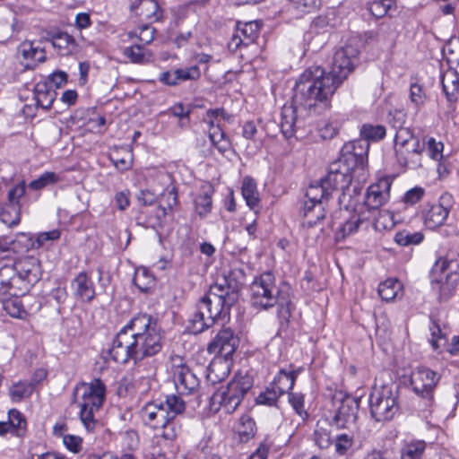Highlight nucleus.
Segmentation results:
<instances>
[{
    "label": "nucleus",
    "instance_id": "nucleus-17",
    "mask_svg": "<svg viewBox=\"0 0 459 459\" xmlns=\"http://www.w3.org/2000/svg\"><path fill=\"white\" fill-rule=\"evenodd\" d=\"M322 179L332 194L335 191L342 192L338 196L340 206H343L347 209L352 204L351 195L350 193V185L352 181V177L338 176L336 174L331 175V173H327Z\"/></svg>",
    "mask_w": 459,
    "mask_h": 459
},
{
    "label": "nucleus",
    "instance_id": "nucleus-12",
    "mask_svg": "<svg viewBox=\"0 0 459 459\" xmlns=\"http://www.w3.org/2000/svg\"><path fill=\"white\" fill-rule=\"evenodd\" d=\"M14 269L15 276L20 280L21 290L24 293L30 287L36 283L40 277V264L34 256H24L9 264Z\"/></svg>",
    "mask_w": 459,
    "mask_h": 459
},
{
    "label": "nucleus",
    "instance_id": "nucleus-19",
    "mask_svg": "<svg viewBox=\"0 0 459 459\" xmlns=\"http://www.w3.org/2000/svg\"><path fill=\"white\" fill-rule=\"evenodd\" d=\"M424 149L425 143L414 144L411 148L409 146L396 147L394 152L399 166L409 169L420 168Z\"/></svg>",
    "mask_w": 459,
    "mask_h": 459
},
{
    "label": "nucleus",
    "instance_id": "nucleus-52",
    "mask_svg": "<svg viewBox=\"0 0 459 459\" xmlns=\"http://www.w3.org/2000/svg\"><path fill=\"white\" fill-rule=\"evenodd\" d=\"M394 0H374L368 4V12L376 18L384 17L392 8Z\"/></svg>",
    "mask_w": 459,
    "mask_h": 459
},
{
    "label": "nucleus",
    "instance_id": "nucleus-23",
    "mask_svg": "<svg viewBox=\"0 0 459 459\" xmlns=\"http://www.w3.org/2000/svg\"><path fill=\"white\" fill-rule=\"evenodd\" d=\"M59 238L60 231L58 230H53L39 233L35 240L25 233H19L16 235V241L19 242L21 251L22 252L30 248H39L48 242L55 241Z\"/></svg>",
    "mask_w": 459,
    "mask_h": 459
},
{
    "label": "nucleus",
    "instance_id": "nucleus-14",
    "mask_svg": "<svg viewBox=\"0 0 459 459\" xmlns=\"http://www.w3.org/2000/svg\"><path fill=\"white\" fill-rule=\"evenodd\" d=\"M238 337L230 328H223L208 344L207 351L210 354L230 359L238 348Z\"/></svg>",
    "mask_w": 459,
    "mask_h": 459
},
{
    "label": "nucleus",
    "instance_id": "nucleus-21",
    "mask_svg": "<svg viewBox=\"0 0 459 459\" xmlns=\"http://www.w3.org/2000/svg\"><path fill=\"white\" fill-rule=\"evenodd\" d=\"M130 11L150 22H159L163 17V11L156 0H135L131 3Z\"/></svg>",
    "mask_w": 459,
    "mask_h": 459
},
{
    "label": "nucleus",
    "instance_id": "nucleus-1",
    "mask_svg": "<svg viewBox=\"0 0 459 459\" xmlns=\"http://www.w3.org/2000/svg\"><path fill=\"white\" fill-rule=\"evenodd\" d=\"M359 50L346 45L335 51L330 70L320 66L306 69L294 87L293 104L283 106L280 127L283 136L290 139L303 129L312 115H321L331 107V100L337 88L353 70Z\"/></svg>",
    "mask_w": 459,
    "mask_h": 459
},
{
    "label": "nucleus",
    "instance_id": "nucleus-51",
    "mask_svg": "<svg viewBox=\"0 0 459 459\" xmlns=\"http://www.w3.org/2000/svg\"><path fill=\"white\" fill-rule=\"evenodd\" d=\"M33 392V385L29 383L19 382L10 388V396L14 403L21 402L23 398L29 397Z\"/></svg>",
    "mask_w": 459,
    "mask_h": 459
},
{
    "label": "nucleus",
    "instance_id": "nucleus-30",
    "mask_svg": "<svg viewBox=\"0 0 459 459\" xmlns=\"http://www.w3.org/2000/svg\"><path fill=\"white\" fill-rule=\"evenodd\" d=\"M443 91L446 100L450 102H455L459 93V75L455 70L446 71L441 79Z\"/></svg>",
    "mask_w": 459,
    "mask_h": 459
},
{
    "label": "nucleus",
    "instance_id": "nucleus-6",
    "mask_svg": "<svg viewBox=\"0 0 459 459\" xmlns=\"http://www.w3.org/2000/svg\"><path fill=\"white\" fill-rule=\"evenodd\" d=\"M74 394L80 407V418L87 430L91 431L96 426L94 414L103 405L106 397V385L100 378L90 383H80L74 388Z\"/></svg>",
    "mask_w": 459,
    "mask_h": 459
},
{
    "label": "nucleus",
    "instance_id": "nucleus-16",
    "mask_svg": "<svg viewBox=\"0 0 459 459\" xmlns=\"http://www.w3.org/2000/svg\"><path fill=\"white\" fill-rule=\"evenodd\" d=\"M73 297L82 302L90 303L96 296L95 284L86 272L79 273L71 281Z\"/></svg>",
    "mask_w": 459,
    "mask_h": 459
},
{
    "label": "nucleus",
    "instance_id": "nucleus-41",
    "mask_svg": "<svg viewBox=\"0 0 459 459\" xmlns=\"http://www.w3.org/2000/svg\"><path fill=\"white\" fill-rule=\"evenodd\" d=\"M26 299L27 297H25L23 299H18V296L14 299L7 297L6 299L1 300L0 302L4 304V308L11 316L22 318L27 314L24 307V302Z\"/></svg>",
    "mask_w": 459,
    "mask_h": 459
},
{
    "label": "nucleus",
    "instance_id": "nucleus-50",
    "mask_svg": "<svg viewBox=\"0 0 459 459\" xmlns=\"http://www.w3.org/2000/svg\"><path fill=\"white\" fill-rule=\"evenodd\" d=\"M431 323L429 325V332H430V343L432 345V348L435 351H437L439 348L445 345L446 340V333H443L440 325L437 324V322L434 319H430Z\"/></svg>",
    "mask_w": 459,
    "mask_h": 459
},
{
    "label": "nucleus",
    "instance_id": "nucleus-46",
    "mask_svg": "<svg viewBox=\"0 0 459 459\" xmlns=\"http://www.w3.org/2000/svg\"><path fill=\"white\" fill-rule=\"evenodd\" d=\"M281 394L271 385L261 392L255 398V403L269 407H277L278 401Z\"/></svg>",
    "mask_w": 459,
    "mask_h": 459
},
{
    "label": "nucleus",
    "instance_id": "nucleus-38",
    "mask_svg": "<svg viewBox=\"0 0 459 459\" xmlns=\"http://www.w3.org/2000/svg\"><path fill=\"white\" fill-rule=\"evenodd\" d=\"M109 159L116 169L120 171L128 170L132 167L133 154L126 148L114 150L110 153Z\"/></svg>",
    "mask_w": 459,
    "mask_h": 459
},
{
    "label": "nucleus",
    "instance_id": "nucleus-26",
    "mask_svg": "<svg viewBox=\"0 0 459 459\" xmlns=\"http://www.w3.org/2000/svg\"><path fill=\"white\" fill-rule=\"evenodd\" d=\"M229 359L216 356L207 368L206 377L212 383L222 381L229 374Z\"/></svg>",
    "mask_w": 459,
    "mask_h": 459
},
{
    "label": "nucleus",
    "instance_id": "nucleus-9",
    "mask_svg": "<svg viewBox=\"0 0 459 459\" xmlns=\"http://www.w3.org/2000/svg\"><path fill=\"white\" fill-rule=\"evenodd\" d=\"M440 375L425 367L416 368L411 374L410 385L413 393L421 399V410L429 411L435 404V390Z\"/></svg>",
    "mask_w": 459,
    "mask_h": 459
},
{
    "label": "nucleus",
    "instance_id": "nucleus-24",
    "mask_svg": "<svg viewBox=\"0 0 459 459\" xmlns=\"http://www.w3.org/2000/svg\"><path fill=\"white\" fill-rule=\"evenodd\" d=\"M331 196L332 193L321 178L319 181L311 183L307 187L306 192L307 201H306L305 204H313L314 205L321 204L325 206Z\"/></svg>",
    "mask_w": 459,
    "mask_h": 459
},
{
    "label": "nucleus",
    "instance_id": "nucleus-11",
    "mask_svg": "<svg viewBox=\"0 0 459 459\" xmlns=\"http://www.w3.org/2000/svg\"><path fill=\"white\" fill-rule=\"evenodd\" d=\"M360 398L338 392L333 397V424L338 429H350L356 423Z\"/></svg>",
    "mask_w": 459,
    "mask_h": 459
},
{
    "label": "nucleus",
    "instance_id": "nucleus-57",
    "mask_svg": "<svg viewBox=\"0 0 459 459\" xmlns=\"http://www.w3.org/2000/svg\"><path fill=\"white\" fill-rule=\"evenodd\" d=\"M353 445V438L347 434L338 435L334 439L335 452L340 455H344Z\"/></svg>",
    "mask_w": 459,
    "mask_h": 459
},
{
    "label": "nucleus",
    "instance_id": "nucleus-3",
    "mask_svg": "<svg viewBox=\"0 0 459 459\" xmlns=\"http://www.w3.org/2000/svg\"><path fill=\"white\" fill-rule=\"evenodd\" d=\"M249 293L250 303L255 309L267 310L277 305V316L281 325H288L292 309L289 284L283 283L280 288L277 287L275 276L268 271L254 279L249 286Z\"/></svg>",
    "mask_w": 459,
    "mask_h": 459
},
{
    "label": "nucleus",
    "instance_id": "nucleus-49",
    "mask_svg": "<svg viewBox=\"0 0 459 459\" xmlns=\"http://www.w3.org/2000/svg\"><path fill=\"white\" fill-rule=\"evenodd\" d=\"M133 281L142 292H147L154 283V277L146 269H141L135 272Z\"/></svg>",
    "mask_w": 459,
    "mask_h": 459
},
{
    "label": "nucleus",
    "instance_id": "nucleus-53",
    "mask_svg": "<svg viewBox=\"0 0 459 459\" xmlns=\"http://www.w3.org/2000/svg\"><path fill=\"white\" fill-rule=\"evenodd\" d=\"M373 226L378 231L391 230L394 226V214L387 210L380 211L373 222Z\"/></svg>",
    "mask_w": 459,
    "mask_h": 459
},
{
    "label": "nucleus",
    "instance_id": "nucleus-13",
    "mask_svg": "<svg viewBox=\"0 0 459 459\" xmlns=\"http://www.w3.org/2000/svg\"><path fill=\"white\" fill-rule=\"evenodd\" d=\"M356 150V148H354ZM368 159L365 152H347L329 165L328 172L331 175L352 177L354 169H364L367 166Z\"/></svg>",
    "mask_w": 459,
    "mask_h": 459
},
{
    "label": "nucleus",
    "instance_id": "nucleus-2",
    "mask_svg": "<svg viewBox=\"0 0 459 459\" xmlns=\"http://www.w3.org/2000/svg\"><path fill=\"white\" fill-rule=\"evenodd\" d=\"M164 333L158 321L147 314L134 316L114 338L105 351L104 359L126 364H134L155 356L163 347Z\"/></svg>",
    "mask_w": 459,
    "mask_h": 459
},
{
    "label": "nucleus",
    "instance_id": "nucleus-42",
    "mask_svg": "<svg viewBox=\"0 0 459 459\" xmlns=\"http://www.w3.org/2000/svg\"><path fill=\"white\" fill-rule=\"evenodd\" d=\"M420 143V141L415 137L409 127L400 126L394 135V149L396 147L409 146L411 148L414 144Z\"/></svg>",
    "mask_w": 459,
    "mask_h": 459
},
{
    "label": "nucleus",
    "instance_id": "nucleus-25",
    "mask_svg": "<svg viewBox=\"0 0 459 459\" xmlns=\"http://www.w3.org/2000/svg\"><path fill=\"white\" fill-rule=\"evenodd\" d=\"M56 98V91L48 82H39L34 87V99L37 106L49 109Z\"/></svg>",
    "mask_w": 459,
    "mask_h": 459
},
{
    "label": "nucleus",
    "instance_id": "nucleus-34",
    "mask_svg": "<svg viewBox=\"0 0 459 459\" xmlns=\"http://www.w3.org/2000/svg\"><path fill=\"white\" fill-rule=\"evenodd\" d=\"M368 221L365 213H355L351 216L340 228L338 236L342 238L356 233L359 229H367Z\"/></svg>",
    "mask_w": 459,
    "mask_h": 459
},
{
    "label": "nucleus",
    "instance_id": "nucleus-4",
    "mask_svg": "<svg viewBox=\"0 0 459 459\" xmlns=\"http://www.w3.org/2000/svg\"><path fill=\"white\" fill-rule=\"evenodd\" d=\"M186 410V403L176 394L167 395L164 402L153 401L145 404L141 417L145 425L161 429V437L173 440L181 431L180 417Z\"/></svg>",
    "mask_w": 459,
    "mask_h": 459
},
{
    "label": "nucleus",
    "instance_id": "nucleus-36",
    "mask_svg": "<svg viewBox=\"0 0 459 459\" xmlns=\"http://www.w3.org/2000/svg\"><path fill=\"white\" fill-rule=\"evenodd\" d=\"M331 424L326 420H319L314 430V441L320 448H328L333 444Z\"/></svg>",
    "mask_w": 459,
    "mask_h": 459
},
{
    "label": "nucleus",
    "instance_id": "nucleus-63",
    "mask_svg": "<svg viewBox=\"0 0 459 459\" xmlns=\"http://www.w3.org/2000/svg\"><path fill=\"white\" fill-rule=\"evenodd\" d=\"M424 193H425V191L422 187L415 186V187L408 190L404 194V195L403 197V201L407 205H413L421 200V198L424 195Z\"/></svg>",
    "mask_w": 459,
    "mask_h": 459
},
{
    "label": "nucleus",
    "instance_id": "nucleus-32",
    "mask_svg": "<svg viewBox=\"0 0 459 459\" xmlns=\"http://www.w3.org/2000/svg\"><path fill=\"white\" fill-rule=\"evenodd\" d=\"M378 294L385 301H393L403 295V284L395 278H389L378 285Z\"/></svg>",
    "mask_w": 459,
    "mask_h": 459
},
{
    "label": "nucleus",
    "instance_id": "nucleus-20",
    "mask_svg": "<svg viewBox=\"0 0 459 459\" xmlns=\"http://www.w3.org/2000/svg\"><path fill=\"white\" fill-rule=\"evenodd\" d=\"M19 281L14 269L9 264H4L0 268V301L6 299L7 297H17L23 294Z\"/></svg>",
    "mask_w": 459,
    "mask_h": 459
},
{
    "label": "nucleus",
    "instance_id": "nucleus-18",
    "mask_svg": "<svg viewBox=\"0 0 459 459\" xmlns=\"http://www.w3.org/2000/svg\"><path fill=\"white\" fill-rule=\"evenodd\" d=\"M174 381L177 391L180 395L194 394L200 385V380L196 374L186 365L176 367Z\"/></svg>",
    "mask_w": 459,
    "mask_h": 459
},
{
    "label": "nucleus",
    "instance_id": "nucleus-48",
    "mask_svg": "<svg viewBox=\"0 0 459 459\" xmlns=\"http://www.w3.org/2000/svg\"><path fill=\"white\" fill-rule=\"evenodd\" d=\"M288 402L295 413L301 418L302 421H305L308 418V412L305 409V398L302 394L289 393Z\"/></svg>",
    "mask_w": 459,
    "mask_h": 459
},
{
    "label": "nucleus",
    "instance_id": "nucleus-55",
    "mask_svg": "<svg viewBox=\"0 0 459 459\" xmlns=\"http://www.w3.org/2000/svg\"><path fill=\"white\" fill-rule=\"evenodd\" d=\"M163 201L166 205L160 204L157 208V216L159 218L165 217L168 211H171L178 203L177 192L175 189L169 190L163 195Z\"/></svg>",
    "mask_w": 459,
    "mask_h": 459
},
{
    "label": "nucleus",
    "instance_id": "nucleus-58",
    "mask_svg": "<svg viewBox=\"0 0 459 459\" xmlns=\"http://www.w3.org/2000/svg\"><path fill=\"white\" fill-rule=\"evenodd\" d=\"M410 100L411 102L416 107V108H419L424 105L426 100V93L421 85L417 82L411 84Z\"/></svg>",
    "mask_w": 459,
    "mask_h": 459
},
{
    "label": "nucleus",
    "instance_id": "nucleus-5",
    "mask_svg": "<svg viewBox=\"0 0 459 459\" xmlns=\"http://www.w3.org/2000/svg\"><path fill=\"white\" fill-rule=\"evenodd\" d=\"M239 286L235 280L222 277L221 281L212 285L206 294L201 298L198 304L213 324L221 321L224 323L230 318V307L238 299Z\"/></svg>",
    "mask_w": 459,
    "mask_h": 459
},
{
    "label": "nucleus",
    "instance_id": "nucleus-47",
    "mask_svg": "<svg viewBox=\"0 0 459 459\" xmlns=\"http://www.w3.org/2000/svg\"><path fill=\"white\" fill-rule=\"evenodd\" d=\"M20 205L7 204L0 212V221L9 227L16 226L21 220Z\"/></svg>",
    "mask_w": 459,
    "mask_h": 459
},
{
    "label": "nucleus",
    "instance_id": "nucleus-61",
    "mask_svg": "<svg viewBox=\"0 0 459 459\" xmlns=\"http://www.w3.org/2000/svg\"><path fill=\"white\" fill-rule=\"evenodd\" d=\"M26 193V185L24 181H22L15 185L8 191V202L9 204L20 205V199Z\"/></svg>",
    "mask_w": 459,
    "mask_h": 459
},
{
    "label": "nucleus",
    "instance_id": "nucleus-15",
    "mask_svg": "<svg viewBox=\"0 0 459 459\" xmlns=\"http://www.w3.org/2000/svg\"><path fill=\"white\" fill-rule=\"evenodd\" d=\"M392 180L382 178L368 187L365 204L372 210H377L385 204L390 199Z\"/></svg>",
    "mask_w": 459,
    "mask_h": 459
},
{
    "label": "nucleus",
    "instance_id": "nucleus-60",
    "mask_svg": "<svg viewBox=\"0 0 459 459\" xmlns=\"http://www.w3.org/2000/svg\"><path fill=\"white\" fill-rule=\"evenodd\" d=\"M212 197L207 192L199 195L195 199V208L197 212L203 216L211 211Z\"/></svg>",
    "mask_w": 459,
    "mask_h": 459
},
{
    "label": "nucleus",
    "instance_id": "nucleus-10",
    "mask_svg": "<svg viewBox=\"0 0 459 459\" xmlns=\"http://www.w3.org/2000/svg\"><path fill=\"white\" fill-rule=\"evenodd\" d=\"M454 265L452 261L440 258L430 271L431 283L434 289H438L440 300L449 299L459 282V273Z\"/></svg>",
    "mask_w": 459,
    "mask_h": 459
},
{
    "label": "nucleus",
    "instance_id": "nucleus-31",
    "mask_svg": "<svg viewBox=\"0 0 459 459\" xmlns=\"http://www.w3.org/2000/svg\"><path fill=\"white\" fill-rule=\"evenodd\" d=\"M448 213V210L442 204H433L424 216V223L428 228L434 230L444 224Z\"/></svg>",
    "mask_w": 459,
    "mask_h": 459
},
{
    "label": "nucleus",
    "instance_id": "nucleus-7",
    "mask_svg": "<svg viewBox=\"0 0 459 459\" xmlns=\"http://www.w3.org/2000/svg\"><path fill=\"white\" fill-rule=\"evenodd\" d=\"M252 386L253 379L250 376L237 374L226 386L221 387L212 394L211 406L215 411L222 409L226 413H232Z\"/></svg>",
    "mask_w": 459,
    "mask_h": 459
},
{
    "label": "nucleus",
    "instance_id": "nucleus-35",
    "mask_svg": "<svg viewBox=\"0 0 459 459\" xmlns=\"http://www.w3.org/2000/svg\"><path fill=\"white\" fill-rule=\"evenodd\" d=\"M213 325V320L208 316L200 305H196V312L189 319L188 330L195 334L200 333L210 328Z\"/></svg>",
    "mask_w": 459,
    "mask_h": 459
},
{
    "label": "nucleus",
    "instance_id": "nucleus-40",
    "mask_svg": "<svg viewBox=\"0 0 459 459\" xmlns=\"http://www.w3.org/2000/svg\"><path fill=\"white\" fill-rule=\"evenodd\" d=\"M385 128L383 126L377 125H364L360 129V134L364 138L363 142L366 144V150L361 152H365L367 154L369 144L368 143V140L371 141H378L385 137Z\"/></svg>",
    "mask_w": 459,
    "mask_h": 459
},
{
    "label": "nucleus",
    "instance_id": "nucleus-28",
    "mask_svg": "<svg viewBox=\"0 0 459 459\" xmlns=\"http://www.w3.org/2000/svg\"><path fill=\"white\" fill-rule=\"evenodd\" d=\"M299 372L300 369L289 372L285 369H281L270 385L280 392L281 395L285 393L289 394L290 393V391L293 389L297 376Z\"/></svg>",
    "mask_w": 459,
    "mask_h": 459
},
{
    "label": "nucleus",
    "instance_id": "nucleus-8",
    "mask_svg": "<svg viewBox=\"0 0 459 459\" xmlns=\"http://www.w3.org/2000/svg\"><path fill=\"white\" fill-rule=\"evenodd\" d=\"M397 398V390L394 385L376 384L368 399L371 417L376 421L392 420L399 409Z\"/></svg>",
    "mask_w": 459,
    "mask_h": 459
},
{
    "label": "nucleus",
    "instance_id": "nucleus-43",
    "mask_svg": "<svg viewBox=\"0 0 459 459\" xmlns=\"http://www.w3.org/2000/svg\"><path fill=\"white\" fill-rule=\"evenodd\" d=\"M61 180L58 174L53 171H46L38 178L32 180L29 184V187L32 190H41L49 186L56 185Z\"/></svg>",
    "mask_w": 459,
    "mask_h": 459
},
{
    "label": "nucleus",
    "instance_id": "nucleus-54",
    "mask_svg": "<svg viewBox=\"0 0 459 459\" xmlns=\"http://www.w3.org/2000/svg\"><path fill=\"white\" fill-rule=\"evenodd\" d=\"M178 85L185 81H195L201 76L200 69L197 65H192L186 68L175 69Z\"/></svg>",
    "mask_w": 459,
    "mask_h": 459
},
{
    "label": "nucleus",
    "instance_id": "nucleus-62",
    "mask_svg": "<svg viewBox=\"0 0 459 459\" xmlns=\"http://www.w3.org/2000/svg\"><path fill=\"white\" fill-rule=\"evenodd\" d=\"M154 31L155 30L149 25H143L139 28V33L130 32L129 36L133 37L134 35L138 38L139 41L143 43V45H146L151 43L154 39Z\"/></svg>",
    "mask_w": 459,
    "mask_h": 459
},
{
    "label": "nucleus",
    "instance_id": "nucleus-59",
    "mask_svg": "<svg viewBox=\"0 0 459 459\" xmlns=\"http://www.w3.org/2000/svg\"><path fill=\"white\" fill-rule=\"evenodd\" d=\"M427 145L429 155L435 160H440L443 158L444 144L441 142H437L433 137H429L425 143Z\"/></svg>",
    "mask_w": 459,
    "mask_h": 459
},
{
    "label": "nucleus",
    "instance_id": "nucleus-37",
    "mask_svg": "<svg viewBox=\"0 0 459 459\" xmlns=\"http://www.w3.org/2000/svg\"><path fill=\"white\" fill-rule=\"evenodd\" d=\"M325 206L321 204H305L303 208V225L312 228L325 216Z\"/></svg>",
    "mask_w": 459,
    "mask_h": 459
},
{
    "label": "nucleus",
    "instance_id": "nucleus-22",
    "mask_svg": "<svg viewBox=\"0 0 459 459\" xmlns=\"http://www.w3.org/2000/svg\"><path fill=\"white\" fill-rule=\"evenodd\" d=\"M259 35V25L256 22H249L243 24L238 23L237 34L233 35L229 43V48L235 50L241 44L247 46L255 42Z\"/></svg>",
    "mask_w": 459,
    "mask_h": 459
},
{
    "label": "nucleus",
    "instance_id": "nucleus-56",
    "mask_svg": "<svg viewBox=\"0 0 459 459\" xmlns=\"http://www.w3.org/2000/svg\"><path fill=\"white\" fill-rule=\"evenodd\" d=\"M209 138L212 144L221 153H223L229 147V143L225 139L224 132L217 126L213 127V131L210 132Z\"/></svg>",
    "mask_w": 459,
    "mask_h": 459
},
{
    "label": "nucleus",
    "instance_id": "nucleus-27",
    "mask_svg": "<svg viewBox=\"0 0 459 459\" xmlns=\"http://www.w3.org/2000/svg\"><path fill=\"white\" fill-rule=\"evenodd\" d=\"M241 193L248 207L257 213L260 208V198L256 183L252 178H244L242 181Z\"/></svg>",
    "mask_w": 459,
    "mask_h": 459
},
{
    "label": "nucleus",
    "instance_id": "nucleus-44",
    "mask_svg": "<svg viewBox=\"0 0 459 459\" xmlns=\"http://www.w3.org/2000/svg\"><path fill=\"white\" fill-rule=\"evenodd\" d=\"M255 431L256 426L255 420L248 415L241 416L238 426V433L241 441H248L255 436Z\"/></svg>",
    "mask_w": 459,
    "mask_h": 459
},
{
    "label": "nucleus",
    "instance_id": "nucleus-33",
    "mask_svg": "<svg viewBox=\"0 0 459 459\" xmlns=\"http://www.w3.org/2000/svg\"><path fill=\"white\" fill-rule=\"evenodd\" d=\"M123 54L134 64L143 65L153 60V53L142 44L126 48Z\"/></svg>",
    "mask_w": 459,
    "mask_h": 459
},
{
    "label": "nucleus",
    "instance_id": "nucleus-45",
    "mask_svg": "<svg viewBox=\"0 0 459 459\" xmlns=\"http://www.w3.org/2000/svg\"><path fill=\"white\" fill-rule=\"evenodd\" d=\"M423 240V234L420 231H411L403 230L397 232L394 236V241L403 247L418 245Z\"/></svg>",
    "mask_w": 459,
    "mask_h": 459
},
{
    "label": "nucleus",
    "instance_id": "nucleus-29",
    "mask_svg": "<svg viewBox=\"0 0 459 459\" xmlns=\"http://www.w3.org/2000/svg\"><path fill=\"white\" fill-rule=\"evenodd\" d=\"M427 443L421 439L404 441L400 449V459H423Z\"/></svg>",
    "mask_w": 459,
    "mask_h": 459
},
{
    "label": "nucleus",
    "instance_id": "nucleus-64",
    "mask_svg": "<svg viewBox=\"0 0 459 459\" xmlns=\"http://www.w3.org/2000/svg\"><path fill=\"white\" fill-rule=\"evenodd\" d=\"M54 47L62 48L75 46V39L66 32H58L53 38Z\"/></svg>",
    "mask_w": 459,
    "mask_h": 459
},
{
    "label": "nucleus",
    "instance_id": "nucleus-39",
    "mask_svg": "<svg viewBox=\"0 0 459 459\" xmlns=\"http://www.w3.org/2000/svg\"><path fill=\"white\" fill-rule=\"evenodd\" d=\"M8 421L13 430V435L23 437L27 432V421L23 414L16 409L8 411Z\"/></svg>",
    "mask_w": 459,
    "mask_h": 459
}]
</instances>
